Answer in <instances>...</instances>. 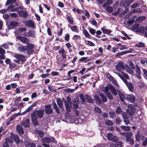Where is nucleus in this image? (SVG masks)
I'll list each match as a JSON object with an SVG mask.
<instances>
[{"label": "nucleus", "instance_id": "nucleus-55", "mask_svg": "<svg viewBox=\"0 0 147 147\" xmlns=\"http://www.w3.org/2000/svg\"><path fill=\"white\" fill-rule=\"evenodd\" d=\"M140 136L139 132L136 134L135 135V138L136 141L139 142L140 140Z\"/></svg>", "mask_w": 147, "mask_h": 147}, {"label": "nucleus", "instance_id": "nucleus-3", "mask_svg": "<svg viewBox=\"0 0 147 147\" xmlns=\"http://www.w3.org/2000/svg\"><path fill=\"white\" fill-rule=\"evenodd\" d=\"M44 110L43 109L38 110H35L32 113L34 115L36 116L39 119L42 118L44 115Z\"/></svg>", "mask_w": 147, "mask_h": 147}, {"label": "nucleus", "instance_id": "nucleus-50", "mask_svg": "<svg viewBox=\"0 0 147 147\" xmlns=\"http://www.w3.org/2000/svg\"><path fill=\"white\" fill-rule=\"evenodd\" d=\"M48 88L49 90H50L51 92H57V91L56 89H55L53 86H48Z\"/></svg>", "mask_w": 147, "mask_h": 147}, {"label": "nucleus", "instance_id": "nucleus-20", "mask_svg": "<svg viewBox=\"0 0 147 147\" xmlns=\"http://www.w3.org/2000/svg\"><path fill=\"white\" fill-rule=\"evenodd\" d=\"M85 97L86 100L88 102L91 103H93L94 102L93 99L91 96L88 95H85Z\"/></svg>", "mask_w": 147, "mask_h": 147}, {"label": "nucleus", "instance_id": "nucleus-34", "mask_svg": "<svg viewBox=\"0 0 147 147\" xmlns=\"http://www.w3.org/2000/svg\"><path fill=\"white\" fill-rule=\"evenodd\" d=\"M83 32L84 34L86 37H87L89 39H91V36L87 30L85 29L83 30Z\"/></svg>", "mask_w": 147, "mask_h": 147}, {"label": "nucleus", "instance_id": "nucleus-62", "mask_svg": "<svg viewBox=\"0 0 147 147\" xmlns=\"http://www.w3.org/2000/svg\"><path fill=\"white\" fill-rule=\"evenodd\" d=\"M87 58L88 57H82L79 59V62H82L84 61V63H86L87 62V61H86V60L87 59Z\"/></svg>", "mask_w": 147, "mask_h": 147}, {"label": "nucleus", "instance_id": "nucleus-30", "mask_svg": "<svg viewBox=\"0 0 147 147\" xmlns=\"http://www.w3.org/2000/svg\"><path fill=\"white\" fill-rule=\"evenodd\" d=\"M79 97L81 100L80 102V103L82 104H84L85 103V99L84 95L82 94H79Z\"/></svg>", "mask_w": 147, "mask_h": 147}, {"label": "nucleus", "instance_id": "nucleus-60", "mask_svg": "<svg viewBox=\"0 0 147 147\" xmlns=\"http://www.w3.org/2000/svg\"><path fill=\"white\" fill-rule=\"evenodd\" d=\"M121 121V120L120 119V118L118 117H117L116 118L115 122L116 124H119Z\"/></svg>", "mask_w": 147, "mask_h": 147}, {"label": "nucleus", "instance_id": "nucleus-57", "mask_svg": "<svg viewBox=\"0 0 147 147\" xmlns=\"http://www.w3.org/2000/svg\"><path fill=\"white\" fill-rule=\"evenodd\" d=\"M106 7V10L109 13H111L113 11V8L111 6H108Z\"/></svg>", "mask_w": 147, "mask_h": 147}, {"label": "nucleus", "instance_id": "nucleus-33", "mask_svg": "<svg viewBox=\"0 0 147 147\" xmlns=\"http://www.w3.org/2000/svg\"><path fill=\"white\" fill-rule=\"evenodd\" d=\"M26 48L25 46L22 45H21V46L18 47V50L20 51L21 53L22 52L26 51Z\"/></svg>", "mask_w": 147, "mask_h": 147}, {"label": "nucleus", "instance_id": "nucleus-44", "mask_svg": "<svg viewBox=\"0 0 147 147\" xmlns=\"http://www.w3.org/2000/svg\"><path fill=\"white\" fill-rule=\"evenodd\" d=\"M122 112H123V111H122L121 107L120 106L118 107L116 110V113L117 114H118L120 113L121 114Z\"/></svg>", "mask_w": 147, "mask_h": 147}, {"label": "nucleus", "instance_id": "nucleus-43", "mask_svg": "<svg viewBox=\"0 0 147 147\" xmlns=\"http://www.w3.org/2000/svg\"><path fill=\"white\" fill-rule=\"evenodd\" d=\"M14 140L15 142L17 144H19L20 143V138L18 135L16 136L14 138Z\"/></svg>", "mask_w": 147, "mask_h": 147}, {"label": "nucleus", "instance_id": "nucleus-49", "mask_svg": "<svg viewBox=\"0 0 147 147\" xmlns=\"http://www.w3.org/2000/svg\"><path fill=\"white\" fill-rule=\"evenodd\" d=\"M67 19L69 23L71 24H73L74 20L72 17L70 16H68L67 17Z\"/></svg>", "mask_w": 147, "mask_h": 147}, {"label": "nucleus", "instance_id": "nucleus-10", "mask_svg": "<svg viewBox=\"0 0 147 147\" xmlns=\"http://www.w3.org/2000/svg\"><path fill=\"white\" fill-rule=\"evenodd\" d=\"M31 117L32 122L33 125L35 126H37L38 125V122L36 116L31 113Z\"/></svg>", "mask_w": 147, "mask_h": 147}, {"label": "nucleus", "instance_id": "nucleus-6", "mask_svg": "<svg viewBox=\"0 0 147 147\" xmlns=\"http://www.w3.org/2000/svg\"><path fill=\"white\" fill-rule=\"evenodd\" d=\"M44 111L46 115H49L52 113L53 112V110L51 107V104H49L45 105V106Z\"/></svg>", "mask_w": 147, "mask_h": 147}, {"label": "nucleus", "instance_id": "nucleus-64", "mask_svg": "<svg viewBox=\"0 0 147 147\" xmlns=\"http://www.w3.org/2000/svg\"><path fill=\"white\" fill-rule=\"evenodd\" d=\"M3 17L5 19L7 20L9 18L10 16L8 14H3Z\"/></svg>", "mask_w": 147, "mask_h": 147}, {"label": "nucleus", "instance_id": "nucleus-37", "mask_svg": "<svg viewBox=\"0 0 147 147\" xmlns=\"http://www.w3.org/2000/svg\"><path fill=\"white\" fill-rule=\"evenodd\" d=\"M120 128L123 130L125 131H129L130 129V127L128 126H127L124 125H121L120 126Z\"/></svg>", "mask_w": 147, "mask_h": 147}, {"label": "nucleus", "instance_id": "nucleus-18", "mask_svg": "<svg viewBox=\"0 0 147 147\" xmlns=\"http://www.w3.org/2000/svg\"><path fill=\"white\" fill-rule=\"evenodd\" d=\"M126 98L128 101L132 102H134L135 100V97L133 94L127 95Z\"/></svg>", "mask_w": 147, "mask_h": 147}, {"label": "nucleus", "instance_id": "nucleus-28", "mask_svg": "<svg viewBox=\"0 0 147 147\" xmlns=\"http://www.w3.org/2000/svg\"><path fill=\"white\" fill-rule=\"evenodd\" d=\"M34 132L38 134L40 137L43 138L44 137V132L41 130H39L38 129H36L34 130Z\"/></svg>", "mask_w": 147, "mask_h": 147}, {"label": "nucleus", "instance_id": "nucleus-39", "mask_svg": "<svg viewBox=\"0 0 147 147\" xmlns=\"http://www.w3.org/2000/svg\"><path fill=\"white\" fill-rule=\"evenodd\" d=\"M126 69L129 74H134V71L133 70L131 69L129 66L127 65H125Z\"/></svg>", "mask_w": 147, "mask_h": 147}, {"label": "nucleus", "instance_id": "nucleus-12", "mask_svg": "<svg viewBox=\"0 0 147 147\" xmlns=\"http://www.w3.org/2000/svg\"><path fill=\"white\" fill-rule=\"evenodd\" d=\"M116 69L119 71H121V69H125V67L123 64L122 61H119L118 63V64L116 65Z\"/></svg>", "mask_w": 147, "mask_h": 147}, {"label": "nucleus", "instance_id": "nucleus-21", "mask_svg": "<svg viewBox=\"0 0 147 147\" xmlns=\"http://www.w3.org/2000/svg\"><path fill=\"white\" fill-rule=\"evenodd\" d=\"M99 95L101 98V101H102L103 102H105L107 101V98L104 94L102 93H100L99 94Z\"/></svg>", "mask_w": 147, "mask_h": 147}, {"label": "nucleus", "instance_id": "nucleus-23", "mask_svg": "<svg viewBox=\"0 0 147 147\" xmlns=\"http://www.w3.org/2000/svg\"><path fill=\"white\" fill-rule=\"evenodd\" d=\"M107 77L109 80L113 84L116 83V81L115 80L113 77L112 76L109 74H107Z\"/></svg>", "mask_w": 147, "mask_h": 147}, {"label": "nucleus", "instance_id": "nucleus-15", "mask_svg": "<svg viewBox=\"0 0 147 147\" xmlns=\"http://www.w3.org/2000/svg\"><path fill=\"white\" fill-rule=\"evenodd\" d=\"M110 90L112 94L114 96H116L117 94L118 90H116L112 85H110Z\"/></svg>", "mask_w": 147, "mask_h": 147}, {"label": "nucleus", "instance_id": "nucleus-54", "mask_svg": "<svg viewBox=\"0 0 147 147\" xmlns=\"http://www.w3.org/2000/svg\"><path fill=\"white\" fill-rule=\"evenodd\" d=\"M43 142L47 143H49L51 142L50 138L47 137H45L43 138Z\"/></svg>", "mask_w": 147, "mask_h": 147}, {"label": "nucleus", "instance_id": "nucleus-13", "mask_svg": "<svg viewBox=\"0 0 147 147\" xmlns=\"http://www.w3.org/2000/svg\"><path fill=\"white\" fill-rule=\"evenodd\" d=\"M18 13L20 16L24 18H26L28 16V13L26 11L18 10Z\"/></svg>", "mask_w": 147, "mask_h": 147}, {"label": "nucleus", "instance_id": "nucleus-38", "mask_svg": "<svg viewBox=\"0 0 147 147\" xmlns=\"http://www.w3.org/2000/svg\"><path fill=\"white\" fill-rule=\"evenodd\" d=\"M105 94L110 100H113V96L111 94L110 92H109L108 93H105Z\"/></svg>", "mask_w": 147, "mask_h": 147}, {"label": "nucleus", "instance_id": "nucleus-40", "mask_svg": "<svg viewBox=\"0 0 147 147\" xmlns=\"http://www.w3.org/2000/svg\"><path fill=\"white\" fill-rule=\"evenodd\" d=\"M109 114L110 117L112 118H114V117H116V114L115 113L114 111H110L108 113Z\"/></svg>", "mask_w": 147, "mask_h": 147}, {"label": "nucleus", "instance_id": "nucleus-51", "mask_svg": "<svg viewBox=\"0 0 147 147\" xmlns=\"http://www.w3.org/2000/svg\"><path fill=\"white\" fill-rule=\"evenodd\" d=\"M88 29L90 32L92 34L94 35L96 31V30L90 27H88Z\"/></svg>", "mask_w": 147, "mask_h": 147}, {"label": "nucleus", "instance_id": "nucleus-56", "mask_svg": "<svg viewBox=\"0 0 147 147\" xmlns=\"http://www.w3.org/2000/svg\"><path fill=\"white\" fill-rule=\"evenodd\" d=\"M90 23L93 25L95 26L97 25V22L94 19H93L92 20H90Z\"/></svg>", "mask_w": 147, "mask_h": 147}, {"label": "nucleus", "instance_id": "nucleus-41", "mask_svg": "<svg viewBox=\"0 0 147 147\" xmlns=\"http://www.w3.org/2000/svg\"><path fill=\"white\" fill-rule=\"evenodd\" d=\"M135 68L136 74H141L140 68L138 64L136 65Z\"/></svg>", "mask_w": 147, "mask_h": 147}, {"label": "nucleus", "instance_id": "nucleus-42", "mask_svg": "<svg viewBox=\"0 0 147 147\" xmlns=\"http://www.w3.org/2000/svg\"><path fill=\"white\" fill-rule=\"evenodd\" d=\"M17 0H7L6 3L5 5H7L9 4H12L15 3L16 2Z\"/></svg>", "mask_w": 147, "mask_h": 147}, {"label": "nucleus", "instance_id": "nucleus-22", "mask_svg": "<svg viewBox=\"0 0 147 147\" xmlns=\"http://www.w3.org/2000/svg\"><path fill=\"white\" fill-rule=\"evenodd\" d=\"M112 3V0H107L106 2L102 4V6L103 7L106 8L107 6L110 5Z\"/></svg>", "mask_w": 147, "mask_h": 147}, {"label": "nucleus", "instance_id": "nucleus-26", "mask_svg": "<svg viewBox=\"0 0 147 147\" xmlns=\"http://www.w3.org/2000/svg\"><path fill=\"white\" fill-rule=\"evenodd\" d=\"M16 129L19 133L22 134H24V131L23 128L20 125H18Z\"/></svg>", "mask_w": 147, "mask_h": 147}, {"label": "nucleus", "instance_id": "nucleus-59", "mask_svg": "<svg viewBox=\"0 0 147 147\" xmlns=\"http://www.w3.org/2000/svg\"><path fill=\"white\" fill-rule=\"evenodd\" d=\"M121 73L123 75V78H124L125 79H129V76L127 74L125 73H124V72H123L122 71H121Z\"/></svg>", "mask_w": 147, "mask_h": 147}, {"label": "nucleus", "instance_id": "nucleus-29", "mask_svg": "<svg viewBox=\"0 0 147 147\" xmlns=\"http://www.w3.org/2000/svg\"><path fill=\"white\" fill-rule=\"evenodd\" d=\"M132 135V133L131 132H127V134L126 136V140L128 142L130 141Z\"/></svg>", "mask_w": 147, "mask_h": 147}, {"label": "nucleus", "instance_id": "nucleus-63", "mask_svg": "<svg viewBox=\"0 0 147 147\" xmlns=\"http://www.w3.org/2000/svg\"><path fill=\"white\" fill-rule=\"evenodd\" d=\"M63 32V28L61 27H60V30L57 32V35L59 36H60L62 35Z\"/></svg>", "mask_w": 147, "mask_h": 147}, {"label": "nucleus", "instance_id": "nucleus-9", "mask_svg": "<svg viewBox=\"0 0 147 147\" xmlns=\"http://www.w3.org/2000/svg\"><path fill=\"white\" fill-rule=\"evenodd\" d=\"M17 38L18 39L20 40L24 43L27 44L30 42V40L25 37L19 35L17 36Z\"/></svg>", "mask_w": 147, "mask_h": 147}, {"label": "nucleus", "instance_id": "nucleus-11", "mask_svg": "<svg viewBox=\"0 0 147 147\" xmlns=\"http://www.w3.org/2000/svg\"><path fill=\"white\" fill-rule=\"evenodd\" d=\"M13 56L17 59L19 60L22 62H24L25 61V57L23 55H21L16 53H13Z\"/></svg>", "mask_w": 147, "mask_h": 147}, {"label": "nucleus", "instance_id": "nucleus-7", "mask_svg": "<svg viewBox=\"0 0 147 147\" xmlns=\"http://www.w3.org/2000/svg\"><path fill=\"white\" fill-rule=\"evenodd\" d=\"M25 25L30 28L36 29V26L35 25L34 22L32 20L29 19L27 20L25 23Z\"/></svg>", "mask_w": 147, "mask_h": 147}, {"label": "nucleus", "instance_id": "nucleus-8", "mask_svg": "<svg viewBox=\"0 0 147 147\" xmlns=\"http://www.w3.org/2000/svg\"><path fill=\"white\" fill-rule=\"evenodd\" d=\"M19 25L18 22L14 21H12L8 26V28L9 30L13 29L15 27L18 26Z\"/></svg>", "mask_w": 147, "mask_h": 147}, {"label": "nucleus", "instance_id": "nucleus-27", "mask_svg": "<svg viewBox=\"0 0 147 147\" xmlns=\"http://www.w3.org/2000/svg\"><path fill=\"white\" fill-rule=\"evenodd\" d=\"M56 102L57 105L60 108H61L63 106V103L60 98H58L56 99Z\"/></svg>", "mask_w": 147, "mask_h": 147}, {"label": "nucleus", "instance_id": "nucleus-4", "mask_svg": "<svg viewBox=\"0 0 147 147\" xmlns=\"http://www.w3.org/2000/svg\"><path fill=\"white\" fill-rule=\"evenodd\" d=\"M128 109H126V111L128 114L130 116H133L135 111L134 106L133 105H129L127 106Z\"/></svg>", "mask_w": 147, "mask_h": 147}, {"label": "nucleus", "instance_id": "nucleus-32", "mask_svg": "<svg viewBox=\"0 0 147 147\" xmlns=\"http://www.w3.org/2000/svg\"><path fill=\"white\" fill-rule=\"evenodd\" d=\"M126 86L128 87L129 91L132 92L133 89V86L131 82H129L126 84Z\"/></svg>", "mask_w": 147, "mask_h": 147}, {"label": "nucleus", "instance_id": "nucleus-58", "mask_svg": "<svg viewBox=\"0 0 147 147\" xmlns=\"http://www.w3.org/2000/svg\"><path fill=\"white\" fill-rule=\"evenodd\" d=\"M65 108L66 110L68 112H69L71 111V105H65Z\"/></svg>", "mask_w": 147, "mask_h": 147}, {"label": "nucleus", "instance_id": "nucleus-36", "mask_svg": "<svg viewBox=\"0 0 147 147\" xmlns=\"http://www.w3.org/2000/svg\"><path fill=\"white\" fill-rule=\"evenodd\" d=\"M79 100L77 101L75 100H73L72 102L73 107L74 108V109H78L79 108V106L77 102L79 103Z\"/></svg>", "mask_w": 147, "mask_h": 147}, {"label": "nucleus", "instance_id": "nucleus-53", "mask_svg": "<svg viewBox=\"0 0 147 147\" xmlns=\"http://www.w3.org/2000/svg\"><path fill=\"white\" fill-rule=\"evenodd\" d=\"M81 38V37L78 35H75L72 38L73 40L75 41H77L78 40L80 39Z\"/></svg>", "mask_w": 147, "mask_h": 147}, {"label": "nucleus", "instance_id": "nucleus-35", "mask_svg": "<svg viewBox=\"0 0 147 147\" xmlns=\"http://www.w3.org/2000/svg\"><path fill=\"white\" fill-rule=\"evenodd\" d=\"M101 30L104 34H109L112 32V31L110 29H107L104 28H101Z\"/></svg>", "mask_w": 147, "mask_h": 147}, {"label": "nucleus", "instance_id": "nucleus-19", "mask_svg": "<svg viewBox=\"0 0 147 147\" xmlns=\"http://www.w3.org/2000/svg\"><path fill=\"white\" fill-rule=\"evenodd\" d=\"M96 103L98 105H100L102 103V101L100 98L97 95H95L94 97Z\"/></svg>", "mask_w": 147, "mask_h": 147}, {"label": "nucleus", "instance_id": "nucleus-16", "mask_svg": "<svg viewBox=\"0 0 147 147\" xmlns=\"http://www.w3.org/2000/svg\"><path fill=\"white\" fill-rule=\"evenodd\" d=\"M28 34L29 36L35 38L36 37L35 31L32 29H30L28 32Z\"/></svg>", "mask_w": 147, "mask_h": 147}, {"label": "nucleus", "instance_id": "nucleus-48", "mask_svg": "<svg viewBox=\"0 0 147 147\" xmlns=\"http://www.w3.org/2000/svg\"><path fill=\"white\" fill-rule=\"evenodd\" d=\"M127 114H128L127 113H126L124 111L122 112L121 113V115L123 117V118L124 119L127 118H129V116L127 115Z\"/></svg>", "mask_w": 147, "mask_h": 147}, {"label": "nucleus", "instance_id": "nucleus-25", "mask_svg": "<svg viewBox=\"0 0 147 147\" xmlns=\"http://www.w3.org/2000/svg\"><path fill=\"white\" fill-rule=\"evenodd\" d=\"M10 142L11 143V140L7 138H6L5 139V142L3 144V147H9L8 143Z\"/></svg>", "mask_w": 147, "mask_h": 147}, {"label": "nucleus", "instance_id": "nucleus-45", "mask_svg": "<svg viewBox=\"0 0 147 147\" xmlns=\"http://www.w3.org/2000/svg\"><path fill=\"white\" fill-rule=\"evenodd\" d=\"M77 28L78 27L76 26H73L72 27H71V29L72 31L78 33L79 32V30Z\"/></svg>", "mask_w": 147, "mask_h": 147}, {"label": "nucleus", "instance_id": "nucleus-61", "mask_svg": "<svg viewBox=\"0 0 147 147\" xmlns=\"http://www.w3.org/2000/svg\"><path fill=\"white\" fill-rule=\"evenodd\" d=\"M70 38V35L69 34L67 33L65 35V36H64L65 40V41H69Z\"/></svg>", "mask_w": 147, "mask_h": 147}, {"label": "nucleus", "instance_id": "nucleus-14", "mask_svg": "<svg viewBox=\"0 0 147 147\" xmlns=\"http://www.w3.org/2000/svg\"><path fill=\"white\" fill-rule=\"evenodd\" d=\"M30 121L29 119H26L25 121H22L21 122L22 125L24 126L25 127H30Z\"/></svg>", "mask_w": 147, "mask_h": 147}, {"label": "nucleus", "instance_id": "nucleus-47", "mask_svg": "<svg viewBox=\"0 0 147 147\" xmlns=\"http://www.w3.org/2000/svg\"><path fill=\"white\" fill-rule=\"evenodd\" d=\"M122 144V142L121 141H117L115 144V147H121Z\"/></svg>", "mask_w": 147, "mask_h": 147}, {"label": "nucleus", "instance_id": "nucleus-24", "mask_svg": "<svg viewBox=\"0 0 147 147\" xmlns=\"http://www.w3.org/2000/svg\"><path fill=\"white\" fill-rule=\"evenodd\" d=\"M118 93L119 96V98L121 101H124L125 99L126 100V98L125 97V96H124L120 91L118 90Z\"/></svg>", "mask_w": 147, "mask_h": 147}, {"label": "nucleus", "instance_id": "nucleus-1", "mask_svg": "<svg viewBox=\"0 0 147 147\" xmlns=\"http://www.w3.org/2000/svg\"><path fill=\"white\" fill-rule=\"evenodd\" d=\"M139 26V25L138 24H134L131 27L132 30L134 31L136 30V32L144 34V36L147 37V26L145 28L143 26L138 28Z\"/></svg>", "mask_w": 147, "mask_h": 147}, {"label": "nucleus", "instance_id": "nucleus-46", "mask_svg": "<svg viewBox=\"0 0 147 147\" xmlns=\"http://www.w3.org/2000/svg\"><path fill=\"white\" fill-rule=\"evenodd\" d=\"M137 47H143L145 46H144V43L142 42H140L138 44H136L135 45Z\"/></svg>", "mask_w": 147, "mask_h": 147}, {"label": "nucleus", "instance_id": "nucleus-31", "mask_svg": "<svg viewBox=\"0 0 147 147\" xmlns=\"http://www.w3.org/2000/svg\"><path fill=\"white\" fill-rule=\"evenodd\" d=\"M64 103L65 106L67 105H71V98L69 96H67V100Z\"/></svg>", "mask_w": 147, "mask_h": 147}, {"label": "nucleus", "instance_id": "nucleus-5", "mask_svg": "<svg viewBox=\"0 0 147 147\" xmlns=\"http://www.w3.org/2000/svg\"><path fill=\"white\" fill-rule=\"evenodd\" d=\"M107 138L109 140L112 141L114 142H116L119 140L118 137L113 135L112 133H109L107 134Z\"/></svg>", "mask_w": 147, "mask_h": 147}, {"label": "nucleus", "instance_id": "nucleus-2", "mask_svg": "<svg viewBox=\"0 0 147 147\" xmlns=\"http://www.w3.org/2000/svg\"><path fill=\"white\" fill-rule=\"evenodd\" d=\"M25 47L26 48V52L28 55H30L33 53V49L34 48V45L33 44L28 43Z\"/></svg>", "mask_w": 147, "mask_h": 147}, {"label": "nucleus", "instance_id": "nucleus-17", "mask_svg": "<svg viewBox=\"0 0 147 147\" xmlns=\"http://www.w3.org/2000/svg\"><path fill=\"white\" fill-rule=\"evenodd\" d=\"M131 51L130 50H127L119 52L117 53L115 55V57H119L125 54L131 53Z\"/></svg>", "mask_w": 147, "mask_h": 147}, {"label": "nucleus", "instance_id": "nucleus-52", "mask_svg": "<svg viewBox=\"0 0 147 147\" xmlns=\"http://www.w3.org/2000/svg\"><path fill=\"white\" fill-rule=\"evenodd\" d=\"M105 124L107 125L111 126L113 125V123L111 120H108L105 121Z\"/></svg>", "mask_w": 147, "mask_h": 147}]
</instances>
